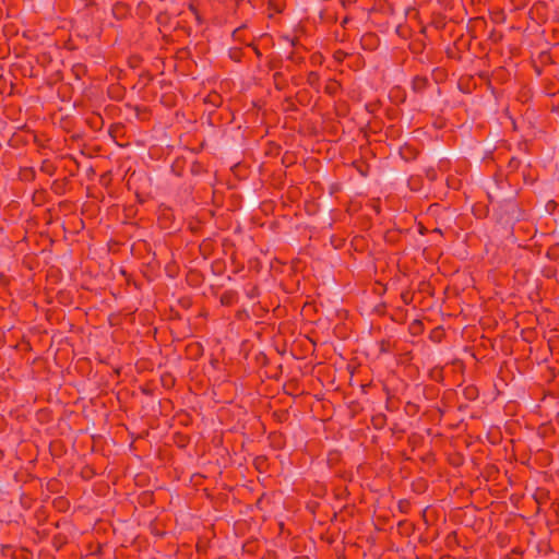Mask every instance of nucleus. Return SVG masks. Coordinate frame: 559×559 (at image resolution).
<instances>
[{
	"instance_id": "1",
	"label": "nucleus",
	"mask_w": 559,
	"mask_h": 559,
	"mask_svg": "<svg viewBox=\"0 0 559 559\" xmlns=\"http://www.w3.org/2000/svg\"><path fill=\"white\" fill-rule=\"evenodd\" d=\"M307 83L311 87L318 88L319 87V83H320V75H319V73L316 72V71L309 72L308 75H307Z\"/></svg>"
},
{
	"instance_id": "2",
	"label": "nucleus",
	"mask_w": 559,
	"mask_h": 559,
	"mask_svg": "<svg viewBox=\"0 0 559 559\" xmlns=\"http://www.w3.org/2000/svg\"><path fill=\"white\" fill-rule=\"evenodd\" d=\"M465 395H466L467 399L474 400L475 396H476V389L475 388H467L465 390Z\"/></svg>"
},
{
	"instance_id": "3",
	"label": "nucleus",
	"mask_w": 559,
	"mask_h": 559,
	"mask_svg": "<svg viewBox=\"0 0 559 559\" xmlns=\"http://www.w3.org/2000/svg\"><path fill=\"white\" fill-rule=\"evenodd\" d=\"M325 90H326V92H328L329 94H333V93H334V87H333V86L328 85V86L325 87Z\"/></svg>"
},
{
	"instance_id": "4",
	"label": "nucleus",
	"mask_w": 559,
	"mask_h": 559,
	"mask_svg": "<svg viewBox=\"0 0 559 559\" xmlns=\"http://www.w3.org/2000/svg\"><path fill=\"white\" fill-rule=\"evenodd\" d=\"M554 251H555V248L549 249V250H548V253H547V254H548V257L555 255V252H554Z\"/></svg>"
},
{
	"instance_id": "5",
	"label": "nucleus",
	"mask_w": 559,
	"mask_h": 559,
	"mask_svg": "<svg viewBox=\"0 0 559 559\" xmlns=\"http://www.w3.org/2000/svg\"><path fill=\"white\" fill-rule=\"evenodd\" d=\"M554 251H555V248L549 249V250H548V253H547V254H548V257L555 255V252H554Z\"/></svg>"
}]
</instances>
